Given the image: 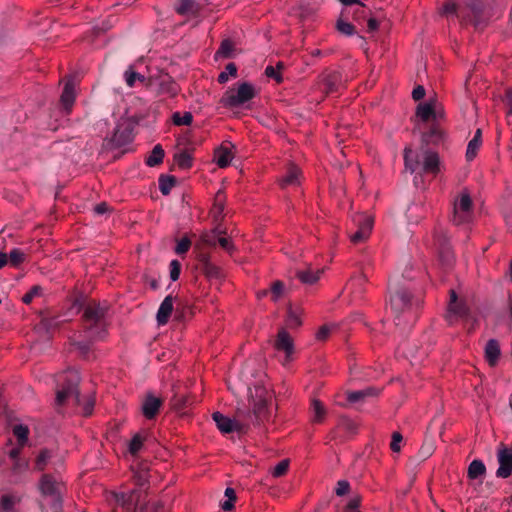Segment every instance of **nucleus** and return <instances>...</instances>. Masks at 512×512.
I'll return each instance as SVG.
<instances>
[{"label":"nucleus","instance_id":"864d4df0","mask_svg":"<svg viewBox=\"0 0 512 512\" xmlns=\"http://www.w3.org/2000/svg\"><path fill=\"white\" fill-rule=\"evenodd\" d=\"M289 468V460H281L271 471V474L275 478H279L286 474Z\"/></svg>","mask_w":512,"mask_h":512},{"label":"nucleus","instance_id":"ddd939ff","mask_svg":"<svg viewBox=\"0 0 512 512\" xmlns=\"http://www.w3.org/2000/svg\"><path fill=\"white\" fill-rule=\"evenodd\" d=\"M354 221L358 224V230L350 236V240L357 244L369 237L373 226V219L367 215H360Z\"/></svg>","mask_w":512,"mask_h":512},{"label":"nucleus","instance_id":"1a4fd4ad","mask_svg":"<svg viewBox=\"0 0 512 512\" xmlns=\"http://www.w3.org/2000/svg\"><path fill=\"white\" fill-rule=\"evenodd\" d=\"M449 295L450 299L445 318L449 324H453L457 318L468 316L469 308L464 300H458L457 293L454 289L449 291Z\"/></svg>","mask_w":512,"mask_h":512},{"label":"nucleus","instance_id":"a19ab883","mask_svg":"<svg viewBox=\"0 0 512 512\" xmlns=\"http://www.w3.org/2000/svg\"><path fill=\"white\" fill-rule=\"evenodd\" d=\"M224 199H225L224 193L222 191H218L217 194L215 195V200H214V205H213V210H212L214 213L215 219H218L223 213Z\"/></svg>","mask_w":512,"mask_h":512},{"label":"nucleus","instance_id":"bb28decb","mask_svg":"<svg viewBox=\"0 0 512 512\" xmlns=\"http://www.w3.org/2000/svg\"><path fill=\"white\" fill-rule=\"evenodd\" d=\"M175 9L180 15H194L198 12V5L194 0H179Z\"/></svg>","mask_w":512,"mask_h":512},{"label":"nucleus","instance_id":"c9c22d12","mask_svg":"<svg viewBox=\"0 0 512 512\" xmlns=\"http://www.w3.org/2000/svg\"><path fill=\"white\" fill-rule=\"evenodd\" d=\"M174 160L181 169H189L192 166V157L187 151L176 154Z\"/></svg>","mask_w":512,"mask_h":512},{"label":"nucleus","instance_id":"7c9ffc66","mask_svg":"<svg viewBox=\"0 0 512 512\" xmlns=\"http://www.w3.org/2000/svg\"><path fill=\"white\" fill-rule=\"evenodd\" d=\"M191 404V399L183 394H175L171 399V406L175 411L181 412Z\"/></svg>","mask_w":512,"mask_h":512},{"label":"nucleus","instance_id":"e2e57ef3","mask_svg":"<svg viewBox=\"0 0 512 512\" xmlns=\"http://www.w3.org/2000/svg\"><path fill=\"white\" fill-rule=\"evenodd\" d=\"M190 246L191 241L188 238L184 237L177 243L175 247V252L177 254H184L189 250Z\"/></svg>","mask_w":512,"mask_h":512},{"label":"nucleus","instance_id":"c756f323","mask_svg":"<svg viewBox=\"0 0 512 512\" xmlns=\"http://www.w3.org/2000/svg\"><path fill=\"white\" fill-rule=\"evenodd\" d=\"M232 160V155L229 149L220 148L215 152V162L220 168L227 167Z\"/></svg>","mask_w":512,"mask_h":512},{"label":"nucleus","instance_id":"5701e85b","mask_svg":"<svg viewBox=\"0 0 512 512\" xmlns=\"http://www.w3.org/2000/svg\"><path fill=\"white\" fill-rule=\"evenodd\" d=\"M60 101L64 109L69 112L75 101L74 85L71 81L66 82Z\"/></svg>","mask_w":512,"mask_h":512},{"label":"nucleus","instance_id":"a18cd8bd","mask_svg":"<svg viewBox=\"0 0 512 512\" xmlns=\"http://www.w3.org/2000/svg\"><path fill=\"white\" fill-rule=\"evenodd\" d=\"M336 29L339 33L345 36H352L355 34V27L349 22L344 21L343 19H338L336 22Z\"/></svg>","mask_w":512,"mask_h":512},{"label":"nucleus","instance_id":"a878e982","mask_svg":"<svg viewBox=\"0 0 512 512\" xmlns=\"http://www.w3.org/2000/svg\"><path fill=\"white\" fill-rule=\"evenodd\" d=\"M164 150L160 144H157L152 149L150 155L146 158L145 163L149 167H155L163 162Z\"/></svg>","mask_w":512,"mask_h":512},{"label":"nucleus","instance_id":"aec40b11","mask_svg":"<svg viewBox=\"0 0 512 512\" xmlns=\"http://www.w3.org/2000/svg\"><path fill=\"white\" fill-rule=\"evenodd\" d=\"M300 169L294 165L291 164L288 167V170L286 174L279 180V184L282 188H287L289 186H297L300 184L299 176H300Z\"/></svg>","mask_w":512,"mask_h":512},{"label":"nucleus","instance_id":"774afa93","mask_svg":"<svg viewBox=\"0 0 512 512\" xmlns=\"http://www.w3.org/2000/svg\"><path fill=\"white\" fill-rule=\"evenodd\" d=\"M217 242L223 249L228 252H232L234 249L232 242L226 237H218Z\"/></svg>","mask_w":512,"mask_h":512},{"label":"nucleus","instance_id":"72a5a7b5","mask_svg":"<svg viewBox=\"0 0 512 512\" xmlns=\"http://www.w3.org/2000/svg\"><path fill=\"white\" fill-rule=\"evenodd\" d=\"M145 438L139 433L135 434L128 444V451L132 456H136L142 449Z\"/></svg>","mask_w":512,"mask_h":512},{"label":"nucleus","instance_id":"39448f33","mask_svg":"<svg viewBox=\"0 0 512 512\" xmlns=\"http://www.w3.org/2000/svg\"><path fill=\"white\" fill-rule=\"evenodd\" d=\"M473 202L467 190H463L453 202L451 221L455 225L467 224L472 220Z\"/></svg>","mask_w":512,"mask_h":512},{"label":"nucleus","instance_id":"dca6fc26","mask_svg":"<svg viewBox=\"0 0 512 512\" xmlns=\"http://www.w3.org/2000/svg\"><path fill=\"white\" fill-rule=\"evenodd\" d=\"M275 348L279 351H284L286 359L289 360L290 356L294 352V344L291 336L285 329H281L277 334L275 341Z\"/></svg>","mask_w":512,"mask_h":512},{"label":"nucleus","instance_id":"2f4dec72","mask_svg":"<svg viewBox=\"0 0 512 512\" xmlns=\"http://www.w3.org/2000/svg\"><path fill=\"white\" fill-rule=\"evenodd\" d=\"M486 468L482 461L473 460L468 468V477L470 479H477L485 474Z\"/></svg>","mask_w":512,"mask_h":512},{"label":"nucleus","instance_id":"4d7b16f0","mask_svg":"<svg viewBox=\"0 0 512 512\" xmlns=\"http://www.w3.org/2000/svg\"><path fill=\"white\" fill-rule=\"evenodd\" d=\"M204 272L209 278H219L221 276V269L210 262L205 263Z\"/></svg>","mask_w":512,"mask_h":512},{"label":"nucleus","instance_id":"9d476101","mask_svg":"<svg viewBox=\"0 0 512 512\" xmlns=\"http://www.w3.org/2000/svg\"><path fill=\"white\" fill-rule=\"evenodd\" d=\"M434 240L441 262L446 266H451L454 260V255L449 243V238L445 231L438 228L435 229Z\"/></svg>","mask_w":512,"mask_h":512},{"label":"nucleus","instance_id":"423d86ee","mask_svg":"<svg viewBox=\"0 0 512 512\" xmlns=\"http://www.w3.org/2000/svg\"><path fill=\"white\" fill-rule=\"evenodd\" d=\"M116 501L127 510L135 512H148V505L141 504L144 499V492L140 489H133L129 492L116 494Z\"/></svg>","mask_w":512,"mask_h":512},{"label":"nucleus","instance_id":"680f3d73","mask_svg":"<svg viewBox=\"0 0 512 512\" xmlns=\"http://www.w3.org/2000/svg\"><path fill=\"white\" fill-rule=\"evenodd\" d=\"M181 272V264L178 260H172L170 263V278L172 281L178 280Z\"/></svg>","mask_w":512,"mask_h":512},{"label":"nucleus","instance_id":"f8f14e48","mask_svg":"<svg viewBox=\"0 0 512 512\" xmlns=\"http://www.w3.org/2000/svg\"><path fill=\"white\" fill-rule=\"evenodd\" d=\"M212 418L215 421L217 428L223 433H230L233 431L244 433L249 427L247 423H243L238 419H230L220 412H214Z\"/></svg>","mask_w":512,"mask_h":512},{"label":"nucleus","instance_id":"e433bc0d","mask_svg":"<svg viewBox=\"0 0 512 512\" xmlns=\"http://www.w3.org/2000/svg\"><path fill=\"white\" fill-rule=\"evenodd\" d=\"M13 434L17 438L19 445L23 446L28 440L29 429L22 424L15 425L13 427Z\"/></svg>","mask_w":512,"mask_h":512},{"label":"nucleus","instance_id":"3c124183","mask_svg":"<svg viewBox=\"0 0 512 512\" xmlns=\"http://www.w3.org/2000/svg\"><path fill=\"white\" fill-rule=\"evenodd\" d=\"M283 68V63L279 62L276 67L273 66H267L265 69V75L269 78H273L276 80L277 83L282 82V76L278 72V70Z\"/></svg>","mask_w":512,"mask_h":512},{"label":"nucleus","instance_id":"473e14b6","mask_svg":"<svg viewBox=\"0 0 512 512\" xmlns=\"http://www.w3.org/2000/svg\"><path fill=\"white\" fill-rule=\"evenodd\" d=\"M175 184L174 176L161 175L159 178V189L163 195H168Z\"/></svg>","mask_w":512,"mask_h":512},{"label":"nucleus","instance_id":"a211bd4d","mask_svg":"<svg viewBox=\"0 0 512 512\" xmlns=\"http://www.w3.org/2000/svg\"><path fill=\"white\" fill-rule=\"evenodd\" d=\"M423 171L431 174H437L440 171V159L438 153L431 150H426L424 152Z\"/></svg>","mask_w":512,"mask_h":512},{"label":"nucleus","instance_id":"4be33fe9","mask_svg":"<svg viewBox=\"0 0 512 512\" xmlns=\"http://www.w3.org/2000/svg\"><path fill=\"white\" fill-rule=\"evenodd\" d=\"M500 356V346L497 340L490 339L485 346V357L491 366H494Z\"/></svg>","mask_w":512,"mask_h":512},{"label":"nucleus","instance_id":"79ce46f5","mask_svg":"<svg viewBox=\"0 0 512 512\" xmlns=\"http://www.w3.org/2000/svg\"><path fill=\"white\" fill-rule=\"evenodd\" d=\"M237 75V67L234 63H228L225 67V70L222 71L218 75V82L221 84L226 83L229 80V77H236Z\"/></svg>","mask_w":512,"mask_h":512},{"label":"nucleus","instance_id":"6e6d98bb","mask_svg":"<svg viewBox=\"0 0 512 512\" xmlns=\"http://www.w3.org/2000/svg\"><path fill=\"white\" fill-rule=\"evenodd\" d=\"M442 14L444 15H457L460 17L463 21H465V17L458 14V7L457 4L453 1H448L443 5L442 8Z\"/></svg>","mask_w":512,"mask_h":512},{"label":"nucleus","instance_id":"bf43d9fd","mask_svg":"<svg viewBox=\"0 0 512 512\" xmlns=\"http://www.w3.org/2000/svg\"><path fill=\"white\" fill-rule=\"evenodd\" d=\"M41 287L40 286H33L23 297H22V301L25 303V304H30L32 302V300L36 297V296H39L40 293H41Z\"/></svg>","mask_w":512,"mask_h":512},{"label":"nucleus","instance_id":"f3484780","mask_svg":"<svg viewBox=\"0 0 512 512\" xmlns=\"http://www.w3.org/2000/svg\"><path fill=\"white\" fill-rule=\"evenodd\" d=\"M340 82L341 79L337 73H329L323 76L321 82L319 83V88L323 93L329 95L338 91Z\"/></svg>","mask_w":512,"mask_h":512},{"label":"nucleus","instance_id":"20e7f679","mask_svg":"<svg viewBox=\"0 0 512 512\" xmlns=\"http://www.w3.org/2000/svg\"><path fill=\"white\" fill-rule=\"evenodd\" d=\"M256 96L254 85L248 82H241L237 87L229 88L222 96L220 102L224 107H240Z\"/></svg>","mask_w":512,"mask_h":512},{"label":"nucleus","instance_id":"f704fd0d","mask_svg":"<svg viewBox=\"0 0 512 512\" xmlns=\"http://www.w3.org/2000/svg\"><path fill=\"white\" fill-rule=\"evenodd\" d=\"M413 155L414 152L412 149L406 147L404 150V162L406 169H408L411 173L415 172L419 166L418 159H414Z\"/></svg>","mask_w":512,"mask_h":512},{"label":"nucleus","instance_id":"2eb2a0df","mask_svg":"<svg viewBox=\"0 0 512 512\" xmlns=\"http://www.w3.org/2000/svg\"><path fill=\"white\" fill-rule=\"evenodd\" d=\"M499 468L496 472L498 477L507 478L512 473V452L503 448L498 453Z\"/></svg>","mask_w":512,"mask_h":512},{"label":"nucleus","instance_id":"393cba45","mask_svg":"<svg viewBox=\"0 0 512 512\" xmlns=\"http://www.w3.org/2000/svg\"><path fill=\"white\" fill-rule=\"evenodd\" d=\"M311 420L313 423H322L327 414V410L323 403L318 399H313L310 407Z\"/></svg>","mask_w":512,"mask_h":512},{"label":"nucleus","instance_id":"69168bd1","mask_svg":"<svg viewBox=\"0 0 512 512\" xmlns=\"http://www.w3.org/2000/svg\"><path fill=\"white\" fill-rule=\"evenodd\" d=\"M361 498L359 496L352 497L344 508V512H354L360 506Z\"/></svg>","mask_w":512,"mask_h":512},{"label":"nucleus","instance_id":"5fc2aeb1","mask_svg":"<svg viewBox=\"0 0 512 512\" xmlns=\"http://www.w3.org/2000/svg\"><path fill=\"white\" fill-rule=\"evenodd\" d=\"M270 291L272 293V300L278 301L284 293V283L282 281H275L272 283Z\"/></svg>","mask_w":512,"mask_h":512},{"label":"nucleus","instance_id":"0e129e2a","mask_svg":"<svg viewBox=\"0 0 512 512\" xmlns=\"http://www.w3.org/2000/svg\"><path fill=\"white\" fill-rule=\"evenodd\" d=\"M350 490V484L346 480H340L337 482L335 493L337 496H344Z\"/></svg>","mask_w":512,"mask_h":512},{"label":"nucleus","instance_id":"09e8293b","mask_svg":"<svg viewBox=\"0 0 512 512\" xmlns=\"http://www.w3.org/2000/svg\"><path fill=\"white\" fill-rule=\"evenodd\" d=\"M25 258V253L22 250L15 248L10 251L8 259L11 265L18 266L24 262Z\"/></svg>","mask_w":512,"mask_h":512},{"label":"nucleus","instance_id":"ea45409f","mask_svg":"<svg viewBox=\"0 0 512 512\" xmlns=\"http://www.w3.org/2000/svg\"><path fill=\"white\" fill-rule=\"evenodd\" d=\"M17 499L15 496L4 494L0 499V512H10L13 510L14 505L17 503Z\"/></svg>","mask_w":512,"mask_h":512},{"label":"nucleus","instance_id":"c03bdc74","mask_svg":"<svg viewBox=\"0 0 512 512\" xmlns=\"http://www.w3.org/2000/svg\"><path fill=\"white\" fill-rule=\"evenodd\" d=\"M297 9L299 11V16L303 19L314 15L317 11L316 5L310 2L300 3Z\"/></svg>","mask_w":512,"mask_h":512},{"label":"nucleus","instance_id":"4468645a","mask_svg":"<svg viewBox=\"0 0 512 512\" xmlns=\"http://www.w3.org/2000/svg\"><path fill=\"white\" fill-rule=\"evenodd\" d=\"M162 400L155 397L153 394L148 393L141 405V411L146 419H153L157 415L160 407L162 406Z\"/></svg>","mask_w":512,"mask_h":512},{"label":"nucleus","instance_id":"338daca9","mask_svg":"<svg viewBox=\"0 0 512 512\" xmlns=\"http://www.w3.org/2000/svg\"><path fill=\"white\" fill-rule=\"evenodd\" d=\"M330 332H331L330 326H328V325L321 326L316 333L317 340H320V341L326 340L328 338Z\"/></svg>","mask_w":512,"mask_h":512},{"label":"nucleus","instance_id":"c85d7f7f","mask_svg":"<svg viewBox=\"0 0 512 512\" xmlns=\"http://www.w3.org/2000/svg\"><path fill=\"white\" fill-rule=\"evenodd\" d=\"M321 273H322V270H319V269L316 271H312V270L298 271L297 277L304 284H314L319 280Z\"/></svg>","mask_w":512,"mask_h":512},{"label":"nucleus","instance_id":"4c0bfd02","mask_svg":"<svg viewBox=\"0 0 512 512\" xmlns=\"http://www.w3.org/2000/svg\"><path fill=\"white\" fill-rule=\"evenodd\" d=\"M172 121L177 126H188L193 121V115L191 114V112H184L183 114L175 112L172 115Z\"/></svg>","mask_w":512,"mask_h":512},{"label":"nucleus","instance_id":"58836bf2","mask_svg":"<svg viewBox=\"0 0 512 512\" xmlns=\"http://www.w3.org/2000/svg\"><path fill=\"white\" fill-rule=\"evenodd\" d=\"M50 459L51 452L48 449L41 450L35 461V469H37L38 471H43L46 468Z\"/></svg>","mask_w":512,"mask_h":512},{"label":"nucleus","instance_id":"052dcab7","mask_svg":"<svg viewBox=\"0 0 512 512\" xmlns=\"http://www.w3.org/2000/svg\"><path fill=\"white\" fill-rule=\"evenodd\" d=\"M403 441V436L400 432H394L392 434V439L390 443V448L393 452H399L401 450V442Z\"/></svg>","mask_w":512,"mask_h":512},{"label":"nucleus","instance_id":"de8ad7c7","mask_svg":"<svg viewBox=\"0 0 512 512\" xmlns=\"http://www.w3.org/2000/svg\"><path fill=\"white\" fill-rule=\"evenodd\" d=\"M367 282V277L364 274L357 275L353 277L350 282L349 286L355 290V292L362 293L364 291V285Z\"/></svg>","mask_w":512,"mask_h":512},{"label":"nucleus","instance_id":"9b49d317","mask_svg":"<svg viewBox=\"0 0 512 512\" xmlns=\"http://www.w3.org/2000/svg\"><path fill=\"white\" fill-rule=\"evenodd\" d=\"M61 487L62 484L50 475L44 474L41 477L39 488L44 496H49L55 502V507H61Z\"/></svg>","mask_w":512,"mask_h":512},{"label":"nucleus","instance_id":"f03ea898","mask_svg":"<svg viewBox=\"0 0 512 512\" xmlns=\"http://www.w3.org/2000/svg\"><path fill=\"white\" fill-rule=\"evenodd\" d=\"M271 393L264 387L257 385L251 391L252 410H237V417L249 420L253 425L259 426L268 419V403L271 401Z\"/></svg>","mask_w":512,"mask_h":512},{"label":"nucleus","instance_id":"f257e3e1","mask_svg":"<svg viewBox=\"0 0 512 512\" xmlns=\"http://www.w3.org/2000/svg\"><path fill=\"white\" fill-rule=\"evenodd\" d=\"M107 306L89 302L83 312V328L85 337L91 341L103 339L107 333Z\"/></svg>","mask_w":512,"mask_h":512},{"label":"nucleus","instance_id":"7ed1b4c3","mask_svg":"<svg viewBox=\"0 0 512 512\" xmlns=\"http://www.w3.org/2000/svg\"><path fill=\"white\" fill-rule=\"evenodd\" d=\"M80 382L79 372L75 369H68L56 376V405L61 406L68 400L76 405L80 404L78 385Z\"/></svg>","mask_w":512,"mask_h":512},{"label":"nucleus","instance_id":"49530a36","mask_svg":"<svg viewBox=\"0 0 512 512\" xmlns=\"http://www.w3.org/2000/svg\"><path fill=\"white\" fill-rule=\"evenodd\" d=\"M225 496L228 498L225 502L221 504V508L224 511H231L234 508V502L236 501V493L233 488H226Z\"/></svg>","mask_w":512,"mask_h":512},{"label":"nucleus","instance_id":"b1692460","mask_svg":"<svg viewBox=\"0 0 512 512\" xmlns=\"http://www.w3.org/2000/svg\"><path fill=\"white\" fill-rule=\"evenodd\" d=\"M482 144V131L481 129H477L473 138L469 141L467 150H466V158L468 161H472L481 147Z\"/></svg>","mask_w":512,"mask_h":512},{"label":"nucleus","instance_id":"6ab92c4d","mask_svg":"<svg viewBox=\"0 0 512 512\" xmlns=\"http://www.w3.org/2000/svg\"><path fill=\"white\" fill-rule=\"evenodd\" d=\"M173 311V297L168 295L164 298L157 311L156 319L158 325H165Z\"/></svg>","mask_w":512,"mask_h":512},{"label":"nucleus","instance_id":"0eeeda50","mask_svg":"<svg viewBox=\"0 0 512 512\" xmlns=\"http://www.w3.org/2000/svg\"><path fill=\"white\" fill-rule=\"evenodd\" d=\"M132 125L128 121L124 120L117 124L112 137L106 140V146L113 148L123 147L133 140Z\"/></svg>","mask_w":512,"mask_h":512},{"label":"nucleus","instance_id":"412c9836","mask_svg":"<svg viewBox=\"0 0 512 512\" xmlns=\"http://www.w3.org/2000/svg\"><path fill=\"white\" fill-rule=\"evenodd\" d=\"M379 393H380L379 389H377L375 387H367L362 390L349 392L347 394V400L350 403H356L359 401H363L364 399H366L368 397H376L379 395Z\"/></svg>","mask_w":512,"mask_h":512},{"label":"nucleus","instance_id":"cd10ccee","mask_svg":"<svg viewBox=\"0 0 512 512\" xmlns=\"http://www.w3.org/2000/svg\"><path fill=\"white\" fill-rule=\"evenodd\" d=\"M417 116L424 122L435 115L434 105L431 101L420 103L416 111Z\"/></svg>","mask_w":512,"mask_h":512},{"label":"nucleus","instance_id":"603ef678","mask_svg":"<svg viewBox=\"0 0 512 512\" xmlns=\"http://www.w3.org/2000/svg\"><path fill=\"white\" fill-rule=\"evenodd\" d=\"M301 324L302 320L300 316L293 310L289 309L288 316L286 319V326L290 329H295L298 328Z\"/></svg>","mask_w":512,"mask_h":512},{"label":"nucleus","instance_id":"6e6552de","mask_svg":"<svg viewBox=\"0 0 512 512\" xmlns=\"http://www.w3.org/2000/svg\"><path fill=\"white\" fill-rule=\"evenodd\" d=\"M390 306L395 313V318L399 321V316L410 312L412 306V296L406 289H396L391 291Z\"/></svg>","mask_w":512,"mask_h":512},{"label":"nucleus","instance_id":"13d9d810","mask_svg":"<svg viewBox=\"0 0 512 512\" xmlns=\"http://www.w3.org/2000/svg\"><path fill=\"white\" fill-rule=\"evenodd\" d=\"M148 478H149L148 472L145 470L137 471L134 474L135 484L140 488L144 487L148 483Z\"/></svg>","mask_w":512,"mask_h":512},{"label":"nucleus","instance_id":"37998d69","mask_svg":"<svg viewBox=\"0 0 512 512\" xmlns=\"http://www.w3.org/2000/svg\"><path fill=\"white\" fill-rule=\"evenodd\" d=\"M234 49V44L231 40L225 39L221 42V45L216 52V58L217 57H223V58H229L231 56V53Z\"/></svg>","mask_w":512,"mask_h":512},{"label":"nucleus","instance_id":"8fccbe9b","mask_svg":"<svg viewBox=\"0 0 512 512\" xmlns=\"http://www.w3.org/2000/svg\"><path fill=\"white\" fill-rule=\"evenodd\" d=\"M124 76H125L126 84L129 87H133L136 80H139L141 82L145 81V77L143 75H141L140 73L133 71L132 68L128 69L125 72Z\"/></svg>","mask_w":512,"mask_h":512}]
</instances>
